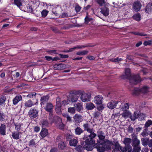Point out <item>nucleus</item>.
I'll list each match as a JSON object with an SVG mask.
<instances>
[{
    "instance_id": "nucleus-21",
    "label": "nucleus",
    "mask_w": 152,
    "mask_h": 152,
    "mask_svg": "<svg viewBox=\"0 0 152 152\" xmlns=\"http://www.w3.org/2000/svg\"><path fill=\"white\" fill-rule=\"evenodd\" d=\"M97 136L100 140H103L105 139V136L104 134L102 131L99 130L97 131Z\"/></svg>"
},
{
    "instance_id": "nucleus-29",
    "label": "nucleus",
    "mask_w": 152,
    "mask_h": 152,
    "mask_svg": "<svg viewBox=\"0 0 152 152\" xmlns=\"http://www.w3.org/2000/svg\"><path fill=\"white\" fill-rule=\"evenodd\" d=\"M48 134V130L45 128H42L40 133V135L42 137L46 136Z\"/></svg>"
},
{
    "instance_id": "nucleus-5",
    "label": "nucleus",
    "mask_w": 152,
    "mask_h": 152,
    "mask_svg": "<svg viewBox=\"0 0 152 152\" xmlns=\"http://www.w3.org/2000/svg\"><path fill=\"white\" fill-rule=\"evenodd\" d=\"M91 96L89 93H83L80 97L81 100L83 102H87L90 101Z\"/></svg>"
},
{
    "instance_id": "nucleus-35",
    "label": "nucleus",
    "mask_w": 152,
    "mask_h": 152,
    "mask_svg": "<svg viewBox=\"0 0 152 152\" xmlns=\"http://www.w3.org/2000/svg\"><path fill=\"white\" fill-rule=\"evenodd\" d=\"M77 142V141L76 139H73L69 141V144L70 146H75Z\"/></svg>"
},
{
    "instance_id": "nucleus-23",
    "label": "nucleus",
    "mask_w": 152,
    "mask_h": 152,
    "mask_svg": "<svg viewBox=\"0 0 152 152\" xmlns=\"http://www.w3.org/2000/svg\"><path fill=\"white\" fill-rule=\"evenodd\" d=\"M71 100L72 102H76L77 101L78 98V96L76 94L73 93L70 96Z\"/></svg>"
},
{
    "instance_id": "nucleus-46",
    "label": "nucleus",
    "mask_w": 152,
    "mask_h": 152,
    "mask_svg": "<svg viewBox=\"0 0 152 152\" xmlns=\"http://www.w3.org/2000/svg\"><path fill=\"white\" fill-rule=\"evenodd\" d=\"M146 117V115L143 113H140L138 114V119L140 121H142Z\"/></svg>"
},
{
    "instance_id": "nucleus-19",
    "label": "nucleus",
    "mask_w": 152,
    "mask_h": 152,
    "mask_svg": "<svg viewBox=\"0 0 152 152\" xmlns=\"http://www.w3.org/2000/svg\"><path fill=\"white\" fill-rule=\"evenodd\" d=\"M113 143L114 144V148L113 151L114 152H119V149L121 146L118 143V141H114Z\"/></svg>"
},
{
    "instance_id": "nucleus-60",
    "label": "nucleus",
    "mask_w": 152,
    "mask_h": 152,
    "mask_svg": "<svg viewBox=\"0 0 152 152\" xmlns=\"http://www.w3.org/2000/svg\"><path fill=\"white\" fill-rule=\"evenodd\" d=\"M36 93L35 92L31 93L29 94L27 96L29 97L30 98H33L34 96H35L36 95Z\"/></svg>"
},
{
    "instance_id": "nucleus-43",
    "label": "nucleus",
    "mask_w": 152,
    "mask_h": 152,
    "mask_svg": "<svg viewBox=\"0 0 152 152\" xmlns=\"http://www.w3.org/2000/svg\"><path fill=\"white\" fill-rule=\"evenodd\" d=\"M41 123L43 127H46L48 126V122L46 120H43L41 121Z\"/></svg>"
},
{
    "instance_id": "nucleus-51",
    "label": "nucleus",
    "mask_w": 152,
    "mask_h": 152,
    "mask_svg": "<svg viewBox=\"0 0 152 152\" xmlns=\"http://www.w3.org/2000/svg\"><path fill=\"white\" fill-rule=\"evenodd\" d=\"M129 108V105L128 103H126L124 104V105L122 107V109L123 111H126L128 110Z\"/></svg>"
},
{
    "instance_id": "nucleus-30",
    "label": "nucleus",
    "mask_w": 152,
    "mask_h": 152,
    "mask_svg": "<svg viewBox=\"0 0 152 152\" xmlns=\"http://www.w3.org/2000/svg\"><path fill=\"white\" fill-rule=\"evenodd\" d=\"M34 103L31 100H28L26 101L25 103V107H30L34 105Z\"/></svg>"
},
{
    "instance_id": "nucleus-13",
    "label": "nucleus",
    "mask_w": 152,
    "mask_h": 152,
    "mask_svg": "<svg viewBox=\"0 0 152 152\" xmlns=\"http://www.w3.org/2000/svg\"><path fill=\"white\" fill-rule=\"evenodd\" d=\"M83 127L84 128V130L87 131V132L90 133H94V130L93 128H91L90 125L88 123L85 124L83 125Z\"/></svg>"
},
{
    "instance_id": "nucleus-22",
    "label": "nucleus",
    "mask_w": 152,
    "mask_h": 152,
    "mask_svg": "<svg viewBox=\"0 0 152 152\" xmlns=\"http://www.w3.org/2000/svg\"><path fill=\"white\" fill-rule=\"evenodd\" d=\"M140 141L138 140L136 137H134L132 139V145L133 146H140Z\"/></svg>"
},
{
    "instance_id": "nucleus-42",
    "label": "nucleus",
    "mask_w": 152,
    "mask_h": 152,
    "mask_svg": "<svg viewBox=\"0 0 152 152\" xmlns=\"http://www.w3.org/2000/svg\"><path fill=\"white\" fill-rule=\"evenodd\" d=\"M133 17L134 19L137 21H139L140 20V15L139 13L134 15Z\"/></svg>"
},
{
    "instance_id": "nucleus-4",
    "label": "nucleus",
    "mask_w": 152,
    "mask_h": 152,
    "mask_svg": "<svg viewBox=\"0 0 152 152\" xmlns=\"http://www.w3.org/2000/svg\"><path fill=\"white\" fill-rule=\"evenodd\" d=\"M130 85H135L141 81L140 77H126Z\"/></svg>"
},
{
    "instance_id": "nucleus-40",
    "label": "nucleus",
    "mask_w": 152,
    "mask_h": 152,
    "mask_svg": "<svg viewBox=\"0 0 152 152\" xmlns=\"http://www.w3.org/2000/svg\"><path fill=\"white\" fill-rule=\"evenodd\" d=\"M126 76H132L130 69L129 68H126L124 69Z\"/></svg>"
},
{
    "instance_id": "nucleus-45",
    "label": "nucleus",
    "mask_w": 152,
    "mask_h": 152,
    "mask_svg": "<svg viewBox=\"0 0 152 152\" xmlns=\"http://www.w3.org/2000/svg\"><path fill=\"white\" fill-rule=\"evenodd\" d=\"M133 147V151L132 152H139L141 150L140 146H134Z\"/></svg>"
},
{
    "instance_id": "nucleus-8",
    "label": "nucleus",
    "mask_w": 152,
    "mask_h": 152,
    "mask_svg": "<svg viewBox=\"0 0 152 152\" xmlns=\"http://www.w3.org/2000/svg\"><path fill=\"white\" fill-rule=\"evenodd\" d=\"M103 99V97L102 95H97L94 97V102L97 104L100 105L102 103Z\"/></svg>"
},
{
    "instance_id": "nucleus-7",
    "label": "nucleus",
    "mask_w": 152,
    "mask_h": 152,
    "mask_svg": "<svg viewBox=\"0 0 152 152\" xmlns=\"http://www.w3.org/2000/svg\"><path fill=\"white\" fill-rule=\"evenodd\" d=\"M142 5L140 2L138 1H134L132 5V9L135 12L139 11Z\"/></svg>"
},
{
    "instance_id": "nucleus-11",
    "label": "nucleus",
    "mask_w": 152,
    "mask_h": 152,
    "mask_svg": "<svg viewBox=\"0 0 152 152\" xmlns=\"http://www.w3.org/2000/svg\"><path fill=\"white\" fill-rule=\"evenodd\" d=\"M39 77H23V79L25 80L30 82H34L35 81H37L39 79Z\"/></svg>"
},
{
    "instance_id": "nucleus-33",
    "label": "nucleus",
    "mask_w": 152,
    "mask_h": 152,
    "mask_svg": "<svg viewBox=\"0 0 152 152\" xmlns=\"http://www.w3.org/2000/svg\"><path fill=\"white\" fill-rule=\"evenodd\" d=\"M83 132V130L79 127H77L75 129V133L77 135H80Z\"/></svg>"
},
{
    "instance_id": "nucleus-25",
    "label": "nucleus",
    "mask_w": 152,
    "mask_h": 152,
    "mask_svg": "<svg viewBox=\"0 0 152 152\" xmlns=\"http://www.w3.org/2000/svg\"><path fill=\"white\" fill-rule=\"evenodd\" d=\"M145 12L147 13H149L152 12V3H150L148 4L146 7Z\"/></svg>"
},
{
    "instance_id": "nucleus-9",
    "label": "nucleus",
    "mask_w": 152,
    "mask_h": 152,
    "mask_svg": "<svg viewBox=\"0 0 152 152\" xmlns=\"http://www.w3.org/2000/svg\"><path fill=\"white\" fill-rule=\"evenodd\" d=\"M118 102L117 101L112 100L108 103L107 106L110 109H113L116 107Z\"/></svg>"
},
{
    "instance_id": "nucleus-26",
    "label": "nucleus",
    "mask_w": 152,
    "mask_h": 152,
    "mask_svg": "<svg viewBox=\"0 0 152 152\" xmlns=\"http://www.w3.org/2000/svg\"><path fill=\"white\" fill-rule=\"evenodd\" d=\"M73 118L76 122L79 123L82 121V116L80 115L76 114L74 116Z\"/></svg>"
},
{
    "instance_id": "nucleus-34",
    "label": "nucleus",
    "mask_w": 152,
    "mask_h": 152,
    "mask_svg": "<svg viewBox=\"0 0 152 152\" xmlns=\"http://www.w3.org/2000/svg\"><path fill=\"white\" fill-rule=\"evenodd\" d=\"M138 112L135 111L134 112L133 115L131 116V119L132 121H134L136 119L138 118Z\"/></svg>"
},
{
    "instance_id": "nucleus-14",
    "label": "nucleus",
    "mask_w": 152,
    "mask_h": 152,
    "mask_svg": "<svg viewBox=\"0 0 152 152\" xmlns=\"http://www.w3.org/2000/svg\"><path fill=\"white\" fill-rule=\"evenodd\" d=\"M75 108L77 111L81 112L83 110V105L82 104L80 103H77L74 104Z\"/></svg>"
},
{
    "instance_id": "nucleus-12",
    "label": "nucleus",
    "mask_w": 152,
    "mask_h": 152,
    "mask_svg": "<svg viewBox=\"0 0 152 152\" xmlns=\"http://www.w3.org/2000/svg\"><path fill=\"white\" fill-rule=\"evenodd\" d=\"M104 6L101 9V12L105 16H107L109 14V10L107 5H104Z\"/></svg>"
},
{
    "instance_id": "nucleus-64",
    "label": "nucleus",
    "mask_w": 152,
    "mask_h": 152,
    "mask_svg": "<svg viewBox=\"0 0 152 152\" xmlns=\"http://www.w3.org/2000/svg\"><path fill=\"white\" fill-rule=\"evenodd\" d=\"M91 7L90 5H88L86 7H84L83 8V10H89Z\"/></svg>"
},
{
    "instance_id": "nucleus-39",
    "label": "nucleus",
    "mask_w": 152,
    "mask_h": 152,
    "mask_svg": "<svg viewBox=\"0 0 152 152\" xmlns=\"http://www.w3.org/2000/svg\"><path fill=\"white\" fill-rule=\"evenodd\" d=\"M64 67L63 64H60L58 65H55L54 66V68L55 69H62Z\"/></svg>"
},
{
    "instance_id": "nucleus-61",
    "label": "nucleus",
    "mask_w": 152,
    "mask_h": 152,
    "mask_svg": "<svg viewBox=\"0 0 152 152\" xmlns=\"http://www.w3.org/2000/svg\"><path fill=\"white\" fill-rule=\"evenodd\" d=\"M4 115L3 113L0 112V121H4Z\"/></svg>"
},
{
    "instance_id": "nucleus-24",
    "label": "nucleus",
    "mask_w": 152,
    "mask_h": 152,
    "mask_svg": "<svg viewBox=\"0 0 152 152\" xmlns=\"http://www.w3.org/2000/svg\"><path fill=\"white\" fill-rule=\"evenodd\" d=\"M95 107L94 105L92 103L88 102L86 104V108L88 110H91Z\"/></svg>"
},
{
    "instance_id": "nucleus-58",
    "label": "nucleus",
    "mask_w": 152,
    "mask_h": 152,
    "mask_svg": "<svg viewBox=\"0 0 152 152\" xmlns=\"http://www.w3.org/2000/svg\"><path fill=\"white\" fill-rule=\"evenodd\" d=\"M132 33L133 34L137 35H139L140 36H146L147 35L146 34H143L142 33H141L139 32H132Z\"/></svg>"
},
{
    "instance_id": "nucleus-52",
    "label": "nucleus",
    "mask_w": 152,
    "mask_h": 152,
    "mask_svg": "<svg viewBox=\"0 0 152 152\" xmlns=\"http://www.w3.org/2000/svg\"><path fill=\"white\" fill-rule=\"evenodd\" d=\"M152 124V121L150 120H148L145 123V127H148Z\"/></svg>"
},
{
    "instance_id": "nucleus-10",
    "label": "nucleus",
    "mask_w": 152,
    "mask_h": 152,
    "mask_svg": "<svg viewBox=\"0 0 152 152\" xmlns=\"http://www.w3.org/2000/svg\"><path fill=\"white\" fill-rule=\"evenodd\" d=\"M55 118L57 120V121L55 122L56 126L59 129H63L64 127V125L62 122V119L58 116H56Z\"/></svg>"
},
{
    "instance_id": "nucleus-53",
    "label": "nucleus",
    "mask_w": 152,
    "mask_h": 152,
    "mask_svg": "<svg viewBox=\"0 0 152 152\" xmlns=\"http://www.w3.org/2000/svg\"><path fill=\"white\" fill-rule=\"evenodd\" d=\"M6 100V98L4 96H2L0 97V105L4 103Z\"/></svg>"
},
{
    "instance_id": "nucleus-41",
    "label": "nucleus",
    "mask_w": 152,
    "mask_h": 152,
    "mask_svg": "<svg viewBox=\"0 0 152 152\" xmlns=\"http://www.w3.org/2000/svg\"><path fill=\"white\" fill-rule=\"evenodd\" d=\"M75 107H69L68 108V111L72 114L75 113Z\"/></svg>"
},
{
    "instance_id": "nucleus-27",
    "label": "nucleus",
    "mask_w": 152,
    "mask_h": 152,
    "mask_svg": "<svg viewBox=\"0 0 152 152\" xmlns=\"http://www.w3.org/2000/svg\"><path fill=\"white\" fill-rule=\"evenodd\" d=\"M49 97L48 96H45L41 97V105H42L46 103L48 101Z\"/></svg>"
},
{
    "instance_id": "nucleus-44",
    "label": "nucleus",
    "mask_w": 152,
    "mask_h": 152,
    "mask_svg": "<svg viewBox=\"0 0 152 152\" xmlns=\"http://www.w3.org/2000/svg\"><path fill=\"white\" fill-rule=\"evenodd\" d=\"M66 146L65 144L64 141H61L60 143L58 144V147L59 148L61 149H63Z\"/></svg>"
},
{
    "instance_id": "nucleus-48",
    "label": "nucleus",
    "mask_w": 152,
    "mask_h": 152,
    "mask_svg": "<svg viewBox=\"0 0 152 152\" xmlns=\"http://www.w3.org/2000/svg\"><path fill=\"white\" fill-rule=\"evenodd\" d=\"M22 124L20 123H18L15 124V129L18 132H19L20 130Z\"/></svg>"
},
{
    "instance_id": "nucleus-6",
    "label": "nucleus",
    "mask_w": 152,
    "mask_h": 152,
    "mask_svg": "<svg viewBox=\"0 0 152 152\" xmlns=\"http://www.w3.org/2000/svg\"><path fill=\"white\" fill-rule=\"evenodd\" d=\"M38 111L33 108H31L28 112V115L31 118H34L36 117L38 115Z\"/></svg>"
},
{
    "instance_id": "nucleus-55",
    "label": "nucleus",
    "mask_w": 152,
    "mask_h": 152,
    "mask_svg": "<svg viewBox=\"0 0 152 152\" xmlns=\"http://www.w3.org/2000/svg\"><path fill=\"white\" fill-rule=\"evenodd\" d=\"M143 45L145 46H147L148 45H152V39L145 41L143 43Z\"/></svg>"
},
{
    "instance_id": "nucleus-56",
    "label": "nucleus",
    "mask_w": 152,
    "mask_h": 152,
    "mask_svg": "<svg viewBox=\"0 0 152 152\" xmlns=\"http://www.w3.org/2000/svg\"><path fill=\"white\" fill-rule=\"evenodd\" d=\"M100 115V113L98 111L95 112L93 114L94 117L96 119L98 118Z\"/></svg>"
},
{
    "instance_id": "nucleus-20",
    "label": "nucleus",
    "mask_w": 152,
    "mask_h": 152,
    "mask_svg": "<svg viewBox=\"0 0 152 152\" xmlns=\"http://www.w3.org/2000/svg\"><path fill=\"white\" fill-rule=\"evenodd\" d=\"M85 144L84 145L83 147L84 149L87 151H91L93 149V145L94 144L91 143H85Z\"/></svg>"
},
{
    "instance_id": "nucleus-18",
    "label": "nucleus",
    "mask_w": 152,
    "mask_h": 152,
    "mask_svg": "<svg viewBox=\"0 0 152 152\" xmlns=\"http://www.w3.org/2000/svg\"><path fill=\"white\" fill-rule=\"evenodd\" d=\"M6 126L4 124H1L0 126V134L2 135H6Z\"/></svg>"
},
{
    "instance_id": "nucleus-1",
    "label": "nucleus",
    "mask_w": 152,
    "mask_h": 152,
    "mask_svg": "<svg viewBox=\"0 0 152 152\" xmlns=\"http://www.w3.org/2000/svg\"><path fill=\"white\" fill-rule=\"evenodd\" d=\"M113 145V142L107 140L104 144H99L98 143H95L94 146L97 149L98 152H104L106 150H111V145Z\"/></svg>"
},
{
    "instance_id": "nucleus-15",
    "label": "nucleus",
    "mask_w": 152,
    "mask_h": 152,
    "mask_svg": "<svg viewBox=\"0 0 152 152\" xmlns=\"http://www.w3.org/2000/svg\"><path fill=\"white\" fill-rule=\"evenodd\" d=\"M121 151L122 152H125L127 151V152H132V147L130 146H126L124 147L121 146L119 149V151Z\"/></svg>"
},
{
    "instance_id": "nucleus-59",
    "label": "nucleus",
    "mask_w": 152,
    "mask_h": 152,
    "mask_svg": "<svg viewBox=\"0 0 152 152\" xmlns=\"http://www.w3.org/2000/svg\"><path fill=\"white\" fill-rule=\"evenodd\" d=\"M35 145V143L34 140L32 139L29 141V145L30 146H33Z\"/></svg>"
},
{
    "instance_id": "nucleus-16",
    "label": "nucleus",
    "mask_w": 152,
    "mask_h": 152,
    "mask_svg": "<svg viewBox=\"0 0 152 152\" xmlns=\"http://www.w3.org/2000/svg\"><path fill=\"white\" fill-rule=\"evenodd\" d=\"M22 99V97L20 94L17 95L13 100V104L16 105Z\"/></svg>"
},
{
    "instance_id": "nucleus-49",
    "label": "nucleus",
    "mask_w": 152,
    "mask_h": 152,
    "mask_svg": "<svg viewBox=\"0 0 152 152\" xmlns=\"http://www.w3.org/2000/svg\"><path fill=\"white\" fill-rule=\"evenodd\" d=\"M88 51L86 50H84L81 51H79L76 54L78 55H84L87 54Z\"/></svg>"
},
{
    "instance_id": "nucleus-62",
    "label": "nucleus",
    "mask_w": 152,
    "mask_h": 152,
    "mask_svg": "<svg viewBox=\"0 0 152 152\" xmlns=\"http://www.w3.org/2000/svg\"><path fill=\"white\" fill-rule=\"evenodd\" d=\"M28 11L31 13H33V9L32 6H29L27 8Z\"/></svg>"
},
{
    "instance_id": "nucleus-38",
    "label": "nucleus",
    "mask_w": 152,
    "mask_h": 152,
    "mask_svg": "<svg viewBox=\"0 0 152 152\" xmlns=\"http://www.w3.org/2000/svg\"><path fill=\"white\" fill-rule=\"evenodd\" d=\"M56 109L58 108L59 110L60 107H61V104L60 103V99L59 98H57L56 99Z\"/></svg>"
},
{
    "instance_id": "nucleus-31",
    "label": "nucleus",
    "mask_w": 152,
    "mask_h": 152,
    "mask_svg": "<svg viewBox=\"0 0 152 152\" xmlns=\"http://www.w3.org/2000/svg\"><path fill=\"white\" fill-rule=\"evenodd\" d=\"M20 134V132H13L12 133V136L14 139L18 140L20 138L19 135Z\"/></svg>"
},
{
    "instance_id": "nucleus-32",
    "label": "nucleus",
    "mask_w": 152,
    "mask_h": 152,
    "mask_svg": "<svg viewBox=\"0 0 152 152\" xmlns=\"http://www.w3.org/2000/svg\"><path fill=\"white\" fill-rule=\"evenodd\" d=\"M149 140V139L147 137L142 138L141 141L142 144L144 146H147L148 144Z\"/></svg>"
},
{
    "instance_id": "nucleus-47",
    "label": "nucleus",
    "mask_w": 152,
    "mask_h": 152,
    "mask_svg": "<svg viewBox=\"0 0 152 152\" xmlns=\"http://www.w3.org/2000/svg\"><path fill=\"white\" fill-rule=\"evenodd\" d=\"M97 2L100 6L104 5L106 4L105 0H96Z\"/></svg>"
},
{
    "instance_id": "nucleus-57",
    "label": "nucleus",
    "mask_w": 152,
    "mask_h": 152,
    "mask_svg": "<svg viewBox=\"0 0 152 152\" xmlns=\"http://www.w3.org/2000/svg\"><path fill=\"white\" fill-rule=\"evenodd\" d=\"M92 20V18H89L86 16L85 18V22L86 24H87L90 21Z\"/></svg>"
},
{
    "instance_id": "nucleus-54",
    "label": "nucleus",
    "mask_w": 152,
    "mask_h": 152,
    "mask_svg": "<svg viewBox=\"0 0 152 152\" xmlns=\"http://www.w3.org/2000/svg\"><path fill=\"white\" fill-rule=\"evenodd\" d=\"M48 13V11L46 10H43L41 12V13L42 15V16L43 17H45L47 15Z\"/></svg>"
},
{
    "instance_id": "nucleus-36",
    "label": "nucleus",
    "mask_w": 152,
    "mask_h": 152,
    "mask_svg": "<svg viewBox=\"0 0 152 152\" xmlns=\"http://www.w3.org/2000/svg\"><path fill=\"white\" fill-rule=\"evenodd\" d=\"M55 117H55L54 118L53 117V113L52 112L49 113V119L50 121L51 124H52V123L54 122V119H56L55 118ZM56 120L57 119H56Z\"/></svg>"
},
{
    "instance_id": "nucleus-17",
    "label": "nucleus",
    "mask_w": 152,
    "mask_h": 152,
    "mask_svg": "<svg viewBox=\"0 0 152 152\" xmlns=\"http://www.w3.org/2000/svg\"><path fill=\"white\" fill-rule=\"evenodd\" d=\"M53 107V105L51 103H48L46 104V105L45 107H44V109L50 113L52 112Z\"/></svg>"
},
{
    "instance_id": "nucleus-28",
    "label": "nucleus",
    "mask_w": 152,
    "mask_h": 152,
    "mask_svg": "<svg viewBox=\"0 0 152 152\" xmlns=\"http://www.w3.org/2000/svg\"><path fill=\"white\" fill-rule=\"evenodd\" d=\"M132 142V139L130 138L126 137L124 138V141L123 142V143L126 146H130L132 147L130 144Z\"/></svg>"
},
{
    "instance_id": "nucleus-63",
    "label": "nucleus",
    "mask_w": 152,
    "mask_h": 152,
    "mask_svg": "<svg viewBox=\"0 0 152 152\" xmlns=\"http://www.w3.org/2000/svg\"><path fill=\"white\" fill-rule=\"evenodd\" d=\"M15 74L16 75V76H19L20 74L18 72H16L15 71H12L11 72V75H15Z\"/></svg>"
},
{
    "instance_id": "nucleus-3",
    "label": "nucleus",
    "mask_w": 152,
    "mask_h": 152,
    "mask_svg": "<svg viewBox=\"0 0 152 152\" xmlns=\"http://www.w3.org/2000/svg\"><path fill=\"white\" fill-rule=\"evenodd\" d=\"M97 135L94 133H90L88 135H85L83 137V139L85 140V143L94 144L95 143V141L93 138L96 137Z\"/></svg>"
},
{
    "instance_id": "nucleus-50",
    "label": "nucleus",
    "mask_w": 152,
    "mask_h": 152,
    "mask_svg": "<svg viewBox=\"0 0 152 152\" xmlns=\"http://www.w3.org/2000/svg\"><path fill=\"white\" fill-rule=\"evenodd\" d=\"M124 112L123 113L122 115L123 117L124 118L128 117L130 115V112L128 111H124Z\"/></svg>"
},
{
    "instance_id": "nucleus-37",
    "label": "nucleus",
    "mask_w": 152,
    "mask_h": 152,
    "mask_svg": "<svg viewBox=\"0 0 152 152\" xmlns=\"http://www.w3.org/2000/svg\"><path fill=\"white\" fill-rule=\"evenodd\" d=\"M86 47V46H82L79 47L73 48H72L69 49L68 50H64V52H66V53L71 52H72V51L74 50L76 48H84Z\"/></svg>"
},
{
    "instance_id": "nucleus-2",
    "label": "nucleus",
    "mask_w": 152,
    "mask_h": 152,
    "mask_svg": "<svg viewBox=\"0 0 152 152\" xmlns=\"http://www.w3.org/2000/svg\"><path fill=\"white\" fill-rule=\"evenodd\" d=\"M133 89H130V91H132V93L133 94L137 95L140 93L145 94L149 91V87L146 86H143L141 89L137 88H134Z\"/></svg>"
}]
</instances>
